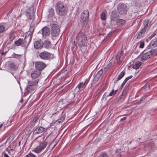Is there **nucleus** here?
Returning <instances> with one entry per match:
<instances>
[{
	"label": "nucleus",
	"instance_id": "f257e3e1",
	"mask_svg": "<svg viewBox=\"0 0 157 157\" xmlns=\"http://www.w3.org/2000/svg\"><path fill=\"white\" fill-rule=\"evenodd\" d=\"M55 8L57 13L59 15L62 16L66 14L68 9L65 6L63 2H58L55 5Z\"/></svg>",
	"mask_w": 157,
	"mask_h": 157
},
{
	"label": "nucleus",
	"instance_id": "f03ea898",
	"mask_svg": "<svg viewBox=\"0 0 157 157\" xmlns=\"http://www.w3.org/2000/svg\"><path fill=\"white\" fill-rule=\"evenodd\" d=\"M76 39L78 45L80 47L86 46L87 37L83 32H79L76 36Z\"/></svg>",
	"mask_w": 157,
	"mask_h": 157
},
{
	"label": "nucleus",
	"instance_id": "7ed1b4c3",
	"mask_svg": "<svg viewBox=\"0 0 157 157\" xmlns=\"http://www.w3.org/2000/svg\"><path fill=\"white\" fill-rule=\"evenodd\" d=\"M157 52L156 49L151 50L146 53H144L141 56L140 60L142 61L147 60L148 59L150 58L155 53Z\"/></svg>",
	"mask_w": 157,
	"mask_h": 157
},
{
	"label": "nucleus",
	"instance_id": "20e7f679",
	"mask_svg": "<svg viewBox=\"0 0 157 157\" xmlns=\"http://www.w3.org/2000/svg\"><path fill=\"white\" fill-rule=\"evenodd\" d=\"M89 16V12L87 10H84L82 13L81 16V21L84 25L87 24Z\"/></svg>",
	"mask_w": 157,
	"mask_h": 157
},
{
	"label": "nucleus",
	"instance_id": "39448f33",
	"mask_svg": "<svg viewBox=\"0 0 157 157\" xmlns=\"http://www.w3.org/2000/svg\"><path fill=\"white\" fill-rule=\"evenodd\" d=\"M51 35L54 37L58 36L60 32V28L59 25L56 24H54L52 26Z\"/></svg>",
	"mask_w": 157,
	"mask_h": 157
},
{
	"label": "nucleus",
	"instance_id": "423d86ee",
	"mask_svg": "<svg viewBox=\"0 0 157 157\" xmlns=\"http://www.w3.org/2000/svg\"><path fill=\"white\" fill-rule=\"evenodd\" d=\"M117 10L120 14L124 15L126 14L127 11V7L123 3H120L117 6Z\"/></svg>",
	"mask_w": 157,
	"mask_h": 157
},
{
	"label": "nucleus",
	"instance_id": "0eeeda50",
	"mask_svg": "<svg viewBox=\"0 0 157 157\" xmlns=\"http://www.w3.org/2000/svg\"><path fill=\"white\" fill-rule=\"evenodd\" d=\"M48 144V143L47 141H44L43 143H40L39 145L36 146V147L33 150V151L37 153L40 152L46 147Z\"/></svg>",
	"mask_w": 157,
	"mask_h": 157
},
{
	"label": "nucleus",
	"instance_id": "6e6552de",
	"mask_svg": "<svg viewBox=\"0 0 157 157\" xmlns=\"http://www.w3.org/2000/svg\"><path fill=\"white\" fill-rule=\"evenodd\" d=\"M52 54L48 52L44 51L40 53L39 55V57L42 59L49 60L51 57Z\"/></svg>",
	"mask_w": 157,
	"mask_h": 157
},
{
	"label": "nucleus",
	"instance_id": "1a4fd4ad",
	"mask_svg": "<svg viewBox=\"0 0 157 157\" xmlns=\"http://www.w3.org/2000/svg\"><path fill=\"white\" fill-rule=\"evenodd\" d=\"M35 65L36 69L38 71H40V72L46 67L45 63L40 61L36 62Z\"/></svg>",
	"mask_w": 157,
	"mask_h": 157
},
{
	"label": "nucleus",
	"instance_id": "9d476101",
	"mask_svg": "<svg viewBox=\"0 0 157 157\" xmlns=\"http://www.w3.org/2000/svg\"><path fill=\"white\" fill-rule=\"evenodd\" d=\"M42 32L43 37L46 38L50 35V29L48 27H44L42 29Z\"/></svg>",
	"mask_w": 157,
	"mask_h": 157
},
{
	"label": "nucleus",
	"instance_id": "9b49d317",
	"mask_svg": "<svg viewBox=\"0 0 157 157\" xmlns=\"http://www.w3.org/2000/svg\"><path fill=\"white\" fill-rule=\"evenodd\" d=\"M25 14L28 19H32L34 15L33 8V7H30L26 11Z\"/></svg>",
	"mask_w": 157,
	"mask_h": 157
},
{
	"label": "nucleus",
	"instance_id": "f8f14e48",
	"mask_svg": "<svg viewBox=\"0 0 157 157\" xmlns=\"http://www.w3.org/2000/svg\"><path fill=\"white\" fill-rule=\"evenodd\" d=\"M143 25L144 26V28L142 29V31L144 32L146 30L148 27H150L151 25V22H150L149 20L148 19H146L144 21Z\"/></svg>",
	"mask_w": 157,
	"mask_h": 157
},
{
	"label": "nucleus",
	"instance_id": "ddd939ff",
	"mask_svg": "<svg viewBox=\"0 0 157 157\" xmlns=\"http://www.w3.org/2000/svg\"><path fill=\"white\" fill-rule=\"evenodd\" d=\"M45 128L41 126H38L34 129L33 134L37 135L45 131Z\"/></svg>",
	"mask_w": 157,
	"mask_h": 157
},
{
	"label": "nucleus",
	"instance_id": "4468645a",
	"mask_svg": "<svg viewBox=\"0 0 157 157\" xmlns=\"http://www.w3.org/2000/svg\"><path fill=\"white\" fill-rule=\"evenodd\" d=\"M41 72L36 69L33 70L31 73V77L32 78H36L39 77L40 75Z\"/></svg>",
	"mask_w": 157,
	"mask_h": 157
},
{
	"label": "nucleus",
	"instance_id": "2eb2a0df",
	"mask_svg": "<svg viewBox=\"0 0 157 157\" xmlns=\"http://www.w3.org/2000/svg\"><path fill=\"white\" fill-rule=\"evenodd\" d=\"M43 43L42 41H37L34 43L35 48L36 49L41 48L43 45Z\"/></svg>",
	"mask_w": 157,
	"mask_h": 157
},
{
	"label": "nucleus",
	"instance_id": "dca6fc26",
	"mask_svg": "<svg viewBox=\"0 0 157 157\" xmlns=\"http://www.w3.org/2000/svg\"><path fill=\"white\" fill-rule=\"evenodd\" d=\"M39 82V80L36 79V80H32L30 81H28V86H36L38 83Z\"/></svg>",
	"mask_w": 157,
	"mask_h": 157
},
{
	"label": "nucleus",
	"instance_id": "f3484780",
	"mask_svg": "<svg viewBox=\"0 0 157 157\" xmlns=\"http://www.w3.org/2000/svg\"><path fill=\"white\" fill-rule=\"evenodd\" d=\"M87 83V80L86 79L84 82H81L79 83L77 86L76 88L80 89L83 88L84 87H85Z\"/></svg>",
	"mask_w": 157,
	"mask_h": 157
},
{
	"label": "nucleus",
	"instance_id": "a211bd4d",
	"mask_svg": "<svg viewBox=\"0 0 157 157\" xmlns=\"http://www.w3.org/2000/svg\"><path fill=\"white\" fill-rule=\"evenodd\" d=\"M118 15L116 12H112L111 15V21H117V19L118 18Z\"/></svg>",
	"mask_w": 157,
	"mask_h": 157
},
{
	"label": "nucleus",
	"instance_id": "6ab92c4d",
	"mask_svg": "<svg viewBox=\"0 0 157 157\" xmlns=\"http://www.w3.org/2000/svg\"><path fill=\"white\" fill-rule=\"evenodd\" d=\"M124 75L125 72L123 71H122L118 75V77L117 78H114L113 79L114 83H116L117 81L120 80L124 76Z\"/></svg>",
	"mask_w": 157,
	"mask_h": 157
},
{
	"label": "nucleus",
	"instance_id": "aec40b11",
	"mask_svg": "<svg viewBox=\"0 0 157 157\" xmlns=\"http://www.w3.org/2000/svg\"><path fill=\"white\" fill-rule=\"evenodd\" d=\"M122 54L123 51H122L120 53H118L116 56L117 63L119 64H121V60L120 59L121 56L123 55Z\"/></svg>",
	"mask_w": 157,
	"mask_h": 157
},
{
	"label": "nucleus",
	"instance_id": "412c9836",
	"mask_svg": "<svg viewBox=\"0 0 157 157\" xmlns=\"http://www.w3.org/2000/svg\"><path fill=\"white\" fill-rule=\"evenodd\" d=\"M117 90H113L110 93L106 95V94L105 93L103 97H105V96H106V97H109V96H112L113 97L114 96V95H115L117 93Z\"/></svg>",
	"mask_w": 157,
	"mask_h": 157
},
{
	"label": "nucleus",
	"instance_id": "4be33fe9",
	"mask_svg": "<svg viewBox=\"0 0 157 157\" xmlns=\"http://www.w3.org/2000/svg\"><path fill=\"white\" fill-rule=\"evenodd\" d=\"M141 62L140 61L136 62L133 65V68L135 69H139L140 67L141 66Z\"/></svg>",
	"mask_w": 157,
	"mask_h": 157
},
{
	"label": "nucleus",
	"instance_id": "5701e85b",
	"mask_svg": "<svg viewBox=\"0 0 157 157\" xmlns=\"http://www.w3.org/2000/svg\"><path fill=\"white\" fill-rule=\"evenodd\" d=\"M126 94L125 93H122L121 95L117 99V101L119 102H121L124 99V97Z\"/></svg>",
	"mask_w": 157,
	"mask_h": 157
},
{
	"label": "nucleus",
	"instance_id": "b1692460",
	"mask_svg": "<svg viewBox=\"0 0 157 157\" xmlns=\"http://www.w3.org/2000/svg\"><path fill=\"white\" fill-rule=\"evenodd\" d=\"M32 38L31 34L30 32V33L28 35L26 36L24 39L26 40L27 42H28L30 43L31 41Z\"/></svg>",
	"mask_w": 157,
	"mask_h": 157
},
{
	"label": "nucleus",
	"instance_id": "393cba45",
	"mask_svg": "<svg viewBox=\"0 0 157 157\" xmlns=\"http://www.w3.org/2000/svg\"><path fill=\"white\" fill-rule=\"evenodd\" d=\"M26 90L29 92H32L35 91V89L33 86H29L28 85L26 87Z\"/></svg>",
	"mask_w": 157,
	"mask_h": 157
},
{
	"label": "nucleus",
	"instance_id": "a878e982",
	"mask_svg": "<svg viewBox=\"0 0 157 157\" xmlns=\"http://www.w3.org/2000/svg\"><path fill=\"white\" fill-rule=\"evenodd\" d=\"M122 141H121V142H119V144H120V146H119L120 147H118V146L119 145V144H116L115 145V147L116 148L117 151H116L117 152H118L119 151L121 150V147H122V146H123V145H124V143H122Z\"/></svg>",
	"mask_w": 157,
	"mask_h": 157
},
{
	"label": "nucleus",
	"instance_id": "bb28decb",
	"mask_svg": "<svg viewBox=\"0 0 157 157\" xmlns=\"http://www.w3.org/2000/svg\"><path fill=\"white\" fill-rule=\"evenodd\" d=\"M132 77V76L131 75L129 76H128V77H127L124 80V81L122 83L121 85V88H122L123 86L125 85V83L126 82L130 79Z\"/></svg>",
	"mask_w": 157,
	"mask_h": 157
},
{
	"label": "nucleus",
	"instance_id": "cd10ccee",
	"mask_svg": "<svg viewBox=\"0 0 157 157\" xmlns=\"http://www.w3.org/2000/svg\"><path fill=\"white\" fill-rule=\"evenodd\" d=\"M146 31H144L143 32L142 31V29L140 31V32L138 34L137 39H140L144 36V33Z\"/></svg>",
	"mask_w": 157,
	"mask_h": 157
},
{
	"label": "nucleus",
	"instance_id": "c85d7f7f",
	"mask_svg": "<svg viewBox=\"0 0 157 157\" xmlns=\"http://www.w3.org/2000/svg\"><path fill=\"white\" fill-rule=\"evenodd\" d=\"M125 22V21L122 19H118L117 21V25H123Z\"/></svg>",
	"mask_w": 157,
	"mask_h": 157
},
{
	"label": "nucleus",
	"instance_id": "c756f323",
	"mask_svg": "<svg viewBox=\"0 0 157 157\" xmlns=\"http://www.w3.org/2000/svg\"><path fill=\"white\" fill-rule=\"evenodd\" d=\"M23 42V40L21 39H19L16 41L14 44L17 46H19L21 45H22V44Z\"/></svg>",
	"mask_w": 157,
	"mask_h": 157
},
{
	"label": "nucleus",
	"instance_id": "7c9ffc66",
	"mask_svg": "<svg viewBox=\"0 0 157 157\" xmlns=\"http://www.w3.org/2000/svg\"><path fill=\"white\" fill-rule=\"evenodd\" d=\"M101 19L102 20H105L106 19V12L104 11L101 14Z\"/></svg>",
	"mask_w": 157,
	"mask_h": 157
},
{
	"label": "nucleus",
	"instance_id": "2f4dec72",
	"mask_svg": "<svg viewBox=\"0 0 157 157\" xmlns=\"http://www.w3.org/2000/svg\"><path fill=\"white\" fill-rule=\"evenodd\" d=\"M15 36L13 31H12L10 33L9 39L10 41H13L15 38Z\"/></svg>",
	"mask_w": 157,
	"mask_h": 157
},
{
	"label": "nucleus",
	"instance_id": "473e14b6",
	"mask_svg": "<svg viewBox=\"0 0 157 157\" xmlns=\"http://www.w3.org/2000/svg\"><path fill=\"white\" fill-rule=\"evenodd\" d=\"M157 46V40H156L154 41L151 42V43L149 45L148 47H150L151 46H153L155 47Z\"/></svg>",
	"mask_w": 157,
	"mask_h": 157
},
{
	"label": "nucleus",
	"instance_id": "72a5a7b5",
	"mask_svg": "<svg viewBox=\"0 0 157 157\" xmlns=\"http://www.w3.org/2000/svg\"><path fill=\"white\" fill-rule=\"evenodd\" d=\"M5 30V26L2 24H0V33H2Z\"/></svg>",
	"mask_w": 157,
	"mask_h": 157
},
{
	"label": "nucleus",
	"instance_id": "f704fd0d",
	"mask_svg": "<svg viewBox=\"0 0 157 157\" xmlns=\"http://www.w3.org/2000/svg\"><path fill=\"white\" fill-rule=\"evenodd\" d=\"M29 44V43L27 42V41H26V40L24 39V40H23L22 45V46L25 47H27L28 46Z\"/></svg>",
	"mask_w": 157,
	"mask_h": 157
},
{
	"label": "nucleus",
	"instance_id": "c9c22d12",
	"mask_svg": "<svg viewBox=\"0 0 157 157\" xmlns=\"http://www.w3.org/2000/svg\"><path fill=\"white\" fill-rule=\"evenodd\" d=\"M129 89V85H126L124 88V89L122 92L123 93H125V94H126L127 92H128Z\"/></svg>",
	"mask_w": 157,
	"mask_h": 157
},
{
	"label": "nucleus",
	"instance_id": "e433bc0d",
	"mask_svg": "<svg viewBox=\"0 0 157 157\" xmlns=\"http://www.w3.org/2000/svg\"><path fill=\"white\" fill-rule=\"evenodd\" d=\"M108 155L105 152L101 153L98 157H108Z\"/></svg>",
	"mask_w": 157,
	"mask_h": 157
},
{
	"label": "nucleus",
	"instance_id": "4c0bfd02",
	"mask_svg": "<svg viewBox=\"0 0 157 157\" xmlns=\"http://www.w3.org/2000/svg\"><path fill=\"white\" fill-rule=\"evenodd\" d=\"M100 77L97 75V74L96 75L94 79V82H96L99 79V78Z\"/></svg>",
	"mask_w": 157,
	"mask_h": 157
},
{
	"label": "nucleus",
	"instance_id": "58836bf2",
	"mask_svg": "<svg viewBox=\"0 0 157 157\" xmlns=\"http://www.w3.org/2000/svg\"><path fill=\"white\" fill-rule=\"evenodd\" d=\"M38 119V117H34L33 120V122L34 123V124L33 125V127L35 125V124L36 123V122L37 121V120Z\"/></svg>",
	"mask_w": 157,
	"mask_h": 157
},
{
	"label": "nucleus",
	"instance_id": "ea45409f",
	"mask_svg": "<svg viewBox=\"0 0 157 157\" xmlns=\"http://www.w3.org/2000/svg\"><path fill=\"white\" fill-rule=\"evenodd\" d=\"M10 67L12 69H15L16 68V65L15 64L13 63H11L10 64Z\"/></svg>",
	"mask_w": 157,
	"mask_h": 157
},
{
	"label": "nucleus",
	"instance_id": "a19ab883",
	"mask_svg": "<svg viewBox=\"0 0 157 157\" xmlns=\"http://www.w3.org/2000/svg\"><path fill=\"white\" fill-rule=\"evenodd\" d=\"M36 155L32 153H29L25 157H35Z\"/></svg>",
	"mask_w": 157,
	"mask_h": 157
},
{
	"label": "nucleus",
	"instance_id": "79ce46f5",
	"mask_svg": "<svg viewBox=\"0 0 157 157\" xmlns=\"http://www.w3.org/2000/svg\"><path fill=\"white\" fill-rule=\"evenodd\" d=\"M64 120V118L63 117H62L59 119H58L56 122H58L59 123L62 122Z\"/></svg>",
	"mask_w": 157,
	"mask_h": 157
},
{
	"label": "nucleus",
	"instance_id": "37998d69",
	"mask_svg": "<svg viewBox=\"0 0 157 157\" xmlns=\"http://www.w3.org/2000/svg\"><path fill=\"white\" fill-rule=\"evenodd\" d=\"M64 120V118L63 117H62L59 119H58L56 122H58L59 123L62 122Z\"/></svg>",
	"mask_w": 157,
	"mask_h": 157
},
{
	"label": "nucleus",
	"instance_id": "c03bdc74",
	"mask_svg": "<svg viewBox=\"0 0 157 157\" xmlns=\"http://www.w3.org/2000/svg\"><path fill=\"white\" fill-rule=\"evenodd\" d=\"M103 74V71L102 70H100L99 71H98V73L96 74L98 75L99 76L101 77V75Z\"/></svg>",
	"mask_w": 157,
	"mask_h": 157
},
{
	"label": "nucleus",
	"instance_id": "a18cd8bd",
	"mask_svg": "<svg viewBox=\"0 0 157 157\" xmlns=\"http://www.w3.org/2000/svg\"><path fill=\"white\" fill-rule=\"evenodd\" d=\"M76 44L75 41L73 42L71 45V49L73 50L75 48Z\"/></svg>",
	"mask_w": 157,
	"mask_h": 157
},
{
	"label": "nucleus",
	"instance_id": "49530a36",
	"mask_svg": "<svg viewBox=\"0 0 157 157\" xmlns=\"http://www.w3.org/2000/svg\"><path fill=\"white\" fill-rule=\"evenodd\" d=\"M140 44L139 46V48H143L144 46V42H140Z\"/></svg>",
	"mask_w": 157,
	"mask_h": 157
},
{
	"label": "nucleus",
	"instance_id": "de8ad7c7",
	"mask_svg": "<svg viewBox=\"0 0 157 157\" xmlns=\"http://www.w3.org/2000/svg\"><path fill=\"white\" fill-rule=\"evenodd\" d=\"M156 33H154L152 35H151L149 37V39H152L154 36L156 35Z\"/></svg>",
	"mask_w": 157,
	"mask_h": 157
},
{
	"label": "nucleus",
	"instance_id": "09e8293b",
	"mask_svg": "<svg viewBox=\"0 0 157 157\" xmlns=\"http://www.w3.org/2000/svg\"><path fill=\"white\" fill-rule=\"evenodd\" d=\"M57 143V140H54L51 144H54V147H55Z\"/></svg>",
	"mask_w": 157,
	"mask_h": 157
},
{
	"label": "nucleus",
	"instance_id": "8fccbe9b",
	"mask_svg": "<svg viewBox=\"0 0 157 157\" xmlns=\"http://www.w3.org/2000/svg\"><path fill=\"white\" fill-rule=\"evenodd\" d=\"M2 157H9L6 153H3L2 155Z\"/></svg>",
	"mask_w": 157,
	"mask_h": 157
},
{
	"label": "nucleus",
	"instance_id": "3c124183",
	"mask_svg": "<svg viewBox=\"0 0 157 157\" xmlns=\"http://www.w3.org/2000/svg\"><path fill=\"white\" fill-rule=\"evenodd\" d=\"M126 119V117H124V118H123L121 119L120 121H124L125 120V119Z\"/></svg>",
	"mask_w": 157,
	"mask_h": 157
},
{
	"label": "nucleus",
	"instance_id": "603ef678",
	"mask_svg": "<svg viewBox=\"0 0 157 157\" xmlns=\"http://www.w3.org/2000/svg\"><path fill=\"white\" fill-rule=\"evenodd\" d=\"M112 65L111 63H110L107 66V67L108 68H109Z\"/></svg>",
	"mask_w": 157,
	"mask_h": 157
},
{
	"label": "nucleus",
	"instance_id": "864d4df0",
	"mask_svg": "<svg viewBox=\"0 0 157 157\" xmlns=\"http://www.w3.org/2000/svg\"><path fill=\"white\" fill-rule=\"evenodd\" d=\"M50 12H51V13H52V15H53V13H54V11H53V10H51L50 11Z\"/></svg>",
	"mask_w": 157,
	"mask_h": 157
},
{
	"label": "nucleus",
	"instance_id": "5fc2aeb1",
	"mask_svg": "<svg viewBox=\"0 0 157 157\" xmlns=\"http://www.w3.org/2000/svg\"><path fill=\"white\" fill-rule=\"evenodd\" d=\"M48 46L50 45L51 44V42L49 41L48 42Z\"/></svg>",
	"mask_w": 157,
	"mask_h": 157
},
{
	"label": "nucleus",
	"instance_id": "6e6d98bb",
	"mask_svg": "<svg viewBox=\"0 0 157 157\" xmlns=\"http://www.w3.org/2000/svg\"><path fill=\"white\" fill-rule=\"evenodd\" d=\"M23 98H21V100L20 101V102H22L23 101Z\"/></svg>",
	"mask_w": 157,
	"mask_h": 157
},
{
	"label": "nucleus",
	"instance_id": "4d7b16f0",
	"mask_svg": "<svg viewBox=\"0 0 157 157\" xmlns=\"http://www.w3.org/2000/svg\"><path fill=\"white\" fill-rule=\"evenodd\" d=\"M2 125H3L2 124H0V128H1V127L2 126Z\"/></svg>",
	"mask_w": 157,
	"mask_h": 157
},
{
	"label": "nucleus",
	"instance_id": "13d9d810",
	"mask_svg": "<svg viewBox=\"0 0 157 157\" xmlns=\"http://www.w3.org/2000/svg\"><path fill=\"white\" fill-rule=\"evenodd\" d=\"M131 142H132V141L130 142H129V144H131Z\"/></svg>",
	"mask_w": 157,
	"mask_h": 157
},
{
	"label": "nucleus",
	"instance_id": "bf43d9fd",
	"mask_svg": "<svg viewBox=\"0 0 157 157\" xmlns=\"http://www.w3.org/2000/svg\"><path fill=\"white\" fill-rule=\"evenodd\" d=\"M139 140H140V138H139Z\"/></svg>",
	"mask_w": 157,
	"mask_h": 157
}]
</instances>
